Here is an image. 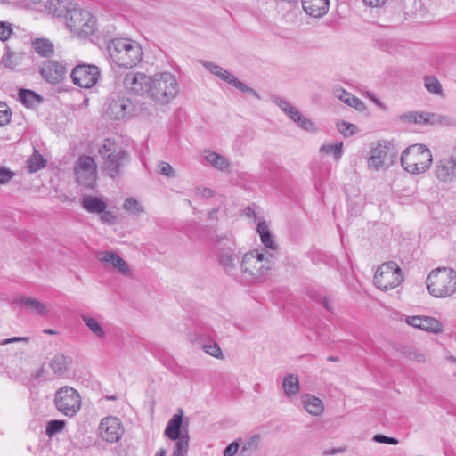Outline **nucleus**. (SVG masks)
Wrapping results in <instances>:
<instances>
[{"instance_id":"nucleus-13","label":"nucleus","mask_w":456,"mask_h":456,"mask_svg":"<svg viewBox=\"0 0 456 456\" xmlns=\"http://www.w3.org/2000/svg\"><path fill=\"white\" fill-rule=\"evenodd\" d=\"M124 434V428L119 419L109 416L102 419L99 425V436L108 443L118 442Z\"/></svg>"},{"instance_id":"nucleus-39","label":"nucleus","mask_w":456,"mask_h":456,"mask_svg":"<svg viewBox=\"0 0 456 456\" xmlns=\"http://www.w3.org/2000/svg\"><path fill=\"white\" fill-rule=\"evenodd\" d=\"M421 330L429 331L435 334L441 333L443 331L442 323L434 317L422 316Z\"/></svg>"},{"instance_id":"nucleus-41","label":"nucleus","mask_w":456,"mask_h":456,"mask_svg":"<svg viewBox=\"0 0 456 456\" xmlns=\"http://www.w3.org/2000/svg\"><path fill=\"white\" fill-rule=\"evenodd\" d=\"M426 89L434 94L440 95L443 93V88L438 79L433 76H428L424 78Z\"/></svg>"},{"instance_id":"nucleus-17","label":"nucleus","mask_w":456,"mask_h":456,"mask_svg":"<svg viewBox=\"0 0 456 456\" xmlns=\"http://www.w3.org/2000/svg\"><path fill=\"white\" fill-rule=\"evenodd\" d=\"M40 74L49 84L56 85L64 79L67 69L61 62L49 60L43 62Z\"/></svg>"},{"instance_id":"nucleus-46","label":"nucleus","mask_w":456,"mask_h":456,"mask_svg":"<svg viewBox=\"0 0 456 456\" xmlns=\"http://www.w3.org/2000/svg\"><path fill=\"white\" fill-rule=\"evenodd\" d=\"M295 123L307 132H315L317 130L312 120L305 117L302 113L299 115V118L295 120Z\"/></svg>"},{"instance_id":"nucleus-55","label":"nucleus","mask_w":456,"mask_h":456,"mask_svg":"<svg viewBox=\"0 0 456 456\" xmlns=\"http://www.w3.org/2000/svg\"><path fill=\"white\" fill-rule=\"evenodd\" d=\"M408 360L417 362L419 363H423L426 362V357L422 353H420L417 349L413 348L412 354H411V356Z\"/></svg>"},{"instance_id":"nucleus-31","label":"nucleus","mask_w":456,"mask_h":456,"mask_svg":"<svg viewBox=\"0 0 456 456\" xmlns=\"http://www.w3.org/2000/svg\"><path fill=\"white\" fill-rule=\"evenodd\" d=\"M15 303L25 305L37 314L45 315L48 313V309L44 304L32 297H20L15 300Z\"/></svg>"},{"instance_id":"nucleus-38","label":"nucleus","mask_w":456,"mask_h":456,"mask_svg":"<svg viewBox=\"0 0 456 456\" xmlns=\"http://www.w3.org/2000/svg\"><path fill=\"white\" fill-rule=\"evenodd\" d=\"M173 456H186L189 449L190 436L188 431L185 430L182 437L175 440Z\"/></svg>"},{"instance_id":"nucleus-51","label":"nucleus","mask_w":456,"mask_h":456,"mask_svg":"<svg viewBox=\"0 0 456 456\" xmlns=\"http://www.w3.org/2000/svg\"><path fill=\"white\" fill-rule=\"evenodd\" d=\"M333 94L336 98L339 99L341 102H343L345 103L346 101H348V99L352 95V94L346 92L342 87L335 88Z\"/></svg>"},{"instance_id":"nucleus-18","label":"nucleus","mask_w":456,"mask_h":456,"mask_svg":"<svg viewBox=\"0 0 456 456\" xmlns=\"http://www.w3.org/2000/svg\"><path fill=\"white\" fill-rule=\"evenodd\" d=\"M97 259L104 265L105 268H113L118 273L130 276L131 270L127 263L114 251H102L97 254Z\"/></svg>"},{"instance_id":"nucleus-47","label":"nucleus","mask_w":456,"mask_h":456,"mask_svg":"<svg viewBox=\"0 0 456 456\" xmlns=\"http://www.w3.org/2000/svg\"><path fill=\"white\" fill-rule=\"evenodd\" d=\"M12 33V25L7 22L0 21V40H7Z\"/></svg>"},{"instance_id":"nucleus-16","label":"nucleus","mask_w":456,"mask_h":456,"mask_svg":"<svg viewBox=\"0 0 456 456\" xmlns=\"http://www.w3.org/2000/svg\"><path fill=\"white\" fill-rule=\"evenodd\" d=\"M399 120L403 123L433 126L445 123L447 118L432 112L408 111L401 114L399 116Z\"/></svg>"},{"instance_id":"nucleus-44","label":"nucleus","mask_w":456,"mask_h":456,"mask_svg":"<svg viewBox=\"0 0 456 456\" xmlns=\"http://www.w3.org/2000/svg\"><path fill=\"white\" fill-rule=\"evenodd\" d=\"M123 208L132 213V214H140L143 212L142 207L140 203L134 198H128L125 200Z\"/></svg>"},{"instance_id":"nucleus-45","label":"nucleus","mask_w":456,"mask_h":456,"mask_svg":"<svg viewBox=\"0 0 456 456\" xmlns=\"http://www.w3.org/2000/svg\"><path fill=\"white\" fill-rule=\"evenodd\" d=\"M12 118L11 108L4 102H0V126L7 125Z\"/></svg>"},{"instance_id":"nucleus-40","label":"nucleus","mask_w":456,"mask_h":456,"mask_svg":"<svg viewBox=\"0 0 456 456\" xmlns=\"http://www.w3.org/2000/svg\"><path fill=\"white\" fill-rule=\"evenodd\" d=\"M274 102L280 107V109L288 115L294 122L297 118H299V115L301 114L297 108L289 104L287 101L276 98Z\"/></svg>"},{"instance_id":"nucleus-3","label":"nucleus","mask_w":456,"mask_h":456,"mask_svg":"<svg viewBox=\"0 0 456 456\" xmlns=\"http://www.w3.org/2000/svg\"><path fill=\"white\" fill-rule=\"evenodd\" d=\"M98 152L103 160L102 172L111 178L119 176L122 167L129 160L128 152L109 138L102 142Z\"/></svg>"},{"instance_id":"nucleus-4","label":"nucleus","mask_w":456,"mask_h":456,"mask_svg":"<svg viewBox=\"0 0 456 456\" xmlns=\"http://www.w3.org/2000/svg\"><path fill=\"white\" fill-rule=\"evenodd\" d=\"M426 282L433 297H449L456 292V272L448 267H438L428 274Z\"/></svg>"},{"instance_id":"nucleus-2","label":"nucleus","mask_w":456,"mask_h":456,"mask_svg":"<svg viewBox=\"0 0 456 456\" xmlns=\"http://www.w3.org/2000/svg\"><path fill=\"white\" fill-rule=\"evenodd\" d=\"M272 258L273 254L265 251L252 250L246 253L240 264L242 277L250 281H264L273 265Z\"/></svg>"},{"instance_id":"nucleus-22","label":"nucleus","mask_w":456,"mask_h":456,"mask_svg":"<svg viewBox=\"0 0 456 456\" xmlns=\"http://www.w3.org/2000/svg\"><path fill=\"white\" fill-rule=\"evenodd\" d=\"M183 411L182 409L177 411V413L173 415V417L169 419L164 434L170 440H176L182 437V426H183Z\"/></svg>"},{"instance_id":"nucleus-35","label":"nucleus","mask_w":456,"mask_h":456,"mask_svg":"<svg viewBox=\"0 0 456 456\" xmlns=\"http://www.w3.org/2000/svg\"><path fill=\"white\" fill-rule=\"evenodd\" d=\"M82 320L86 323V325L88 327L90 331L98 338H104L106 334L103 330L101 323L98 322L97 319L91 315L83 314L81 315Z\"/></svg>"},{"instance_id":"nucleus-61","label":"nucleus","mask_w":456,"mask_h":456,"mask_svg":"<svg viewBox=\"0 0 456 456\" xmlns=\"http://www.w3.org/2000/svg\"><path fill=\"white\" fill-rule=\"evenodd\" d=\"M364 4L369 7H380L386 4L387 0H362Z\"/></svg>"},{"instance_id":"nucleus-6","label":"nucleus","mask_w":456,"mask_h":456,"mask_svg":"<svg viewBox=\"0 0 456 456\" xmlns=\"http://www.w3.org/2000/svg\"><path fill=\"white\" fill-rule=\"evenodd\" d=\"M177 94L178 84L173 74L162 72L151 77L149 97L153 101L162 104L168 103Z\"/></svg>"},{"instance_id":"nucleus-64","label":"nucleus","mask_w":456,"mask_h":456,"mask_svg":"<svg viewBox=\"0 0 456 456\" xmlns=\"http://www.w3.org/2000/svg\"><path fill=\"white\" fill-rule=\"evenodd\" d=\"M218 211H219V209L217 208H212L211 210H209L208 215V219L216 221L218 219V217H217Z\"/></svg>"},{"instance_id":"nucleus-11","label":"nucleus","mask_w":456,"mask_h":456,"mask_svg":"<svg viewBox=\"0 0 456 456\" xmlns=\"http://www.w3.org/2000/svg\"><path fill=\"white\" fill-rule=\"evenodd\" d=\"M70 77L75 86L88 89L98 83L101 70L96 65L81 63L73 68Z\"/></svg>"},{"instance_id":"nucleus-14","label":"nucleus","mask_w":456,"mask_h":456,"mask_svg":"<svg viewBox=\"0 0 456 456\" xmlns=\"http://www.w3.org/2000/svg\"><path fill=\"white\" fill-rule=\"evenodd\" d=\"M218 260L226 273H232L235 270L238 256L235 253L236 247L232 240L229 239L220 240L217 242Z\"/></svg>"},{"instance_id":"nucleus-32","label":"nucleus","mask_w":456,"mask_h":456,"mask_svg":"<svg viewBox=\"0 0 456 456\" xmlns=\"http://www.w3.org/2000/svg\"><path fill=\"white\" fill-rule=\"evenodd\" d=\"M319 151L322 155L332 156L335 160H339L343 155V142H336L334 143L322 144Z\"/></svg>"},{"instance_id":"nucleus-7","label":"nucleus","mask_w":456,"mask_h":456,"mask_svg":"<svg viewBox=\"0 0 456 456\" xmlns=\"http://www.w3.org/2000/svg\"><path fill=\"white\" fill-rule=\"evenodd\" d=\"M68 28L77 37H87L94 32L96 20L89 11L72 8L65 14Z\"/></svg>"},{"instance_id":"nucleus-52","label":"nucleus","mask_w":456,"mask_h":456,"mask_svg":"<svg viewBox=\"0 0 456 456\" xmlns=\"http://www.w3.org/2000/svg\"><path fill=\"white\" fill-rule=\"evenodd\" d=\"M240 447V444L238 441H234L231 443L223 452L224 456H234L236 452H238Z\"/></svg>"},{"instance_id":"nucleus-53","label":"nucleus","mask_w":456,"mask_h":456,"mask_svg":"<svg viewBox=\"0 0 456 456\" xmlns=\"http://www.w3.org/2000/svg\"><path fill=\"white\" fill-rule=\"evenodd\" d=\"M259 440V437L257 436H252L249 440L244 443L241 452H245L248 450L255 449L256 447L257 442Z\"/></svg>"},{"instance_id":"nucleus-23","label":"nucleus","mask_w":456,"mask_h":456,"mask_svg":"<svg viewBox=\"0 0 456 456\" xmlns=\"http://www.w3.org/2000/svg\"><path fill=\"white\" fill-rule=\"evenodd\" d=\"M387 159V147L386 145L378 144L370 151V157L368 159L369 167L379 170L381 168Z\"/></svg>"},{"instance_id":"nucleus-15","label":"nucleus","mask_w":456,"mask_h":456,"mask_svg":"<svg viewBox=\"0 0 456 456\" xmlns=\"http://www.w3.org/2000/svg\"><path fill=\"white\" fill-rule=\"evenodd\" d=\"M203 66L210 71L212 74H215L222 80L227 82L228 84L233 86L237 89H239L241 92L248 93L257 99H260L259 94L251 87L246 86L241 81H240L235 76L232 75L230 72H228L226 69H223L222 67L210 62V61H204Z\"/></svg>"},{"instance_id":"nucleus-37","label":"nucleus","mask_w":456,"mask_h":456,"mask_svg":"<svg viewBox=\"0 0 456 456\" xmlns=\"http://www.w3.org/2000/svg\"><path fill=\"white\" fill-rule=\"evenodd\" d=\"M49 12L55 17H64L68 11H70L68 7L67 0H52L48 4Z\"/></svg>"},{"instance_id":"nucleus-8","label":"nucleus","mask_w":456,"mask_h":456,"mask_svg":"<svg viewBox=\"0 0 456 456\" xmlns=\"http://www.w3.org/2000/svg\"><path fill=\"white\" fill-rule=\"evenodd\" d=\"M403 281L402 269L394 261L383 263L376 271L373 278L376 287L384 291L398 287Z\"/></svg>"},{"instance_id":"nucleus-33","label":"nucleus","mask_w":456,"mask_h":456,"mask_svg":"<svg viewBox=\"0 0 456 456\" xmlns=\"http://www.w3.org/2000/svg\"><path fill=\"white\" fill-rule=\"evenodd\" d=\"M282 387L284 394L288 397L297 395L299 391V381L297 376L291 373L287 374L283 379Z\"/></svg>"},{"instance_id":"nucleus-30","label":"nucleus","mask_w":456,"mask_h":456,"mask_svg":"<svg viewBox=\"0 0 456 456\" xmlns=\"http://www.w3.org/2000/svg\"><path fill=\"white\" fill-rule=\"evenodd\" d=\"M19 99L28 108H35L43 102V98L40 95L29 89H20Z\"/></svg>"},{"instance_id":"nucleus-10","label":"nucleus","mask_w":456,"mask_h":456,"mask_svg":"<svg viewBox=\"0 0 456 456\" xmlns=\"http://www.w3.org/2000/svg\"><path fill=\"white\" fill-rule=\"evenodd\" d=\"M77 183L85 188L93 189L97 179V164L93 157L81 155L74 167Z\"/></svg>"},{"instance_id":"nucleus-57","label":"nucleus","mask_w":456,"mask_h":456,"mask_svg":"<svg viewBox=\"0 0 456 456\" xmlns=\"http://www.w3.org/2000/svg\"><path fill=\"white\" fill-rule=\"evenodd\" d=\"M102 215L101 216V220L103 223H108L110 224L116 223L117 217L113 213L104 210V212H102Z\"/></svg>"},{"instance_id":"nucleus-42","label":"nucleus","mask_w":456,"mask_h":456,"mask_svg":"<svg viewBox=\"0 0 456 456\" xmlns=\"http://www.w3.org/2000/svg\"><path fill=\"white\" fill-rule=\"evenodd\" d=\"M65 424L66 423L64 420H59V419L50 420L46 426V429H45L46 435L51 437V436H54L55 434L61 432L64 428Z\"/></svg>"},{"instance_id":"nucleus-43","label":"nucleus","mask_w":456,"mask_h":456,"mask_svg":"<svg viewBox=\"0 0 456 456\" xmlns=\"http://www.w3.org/2000/svg\"><path fill=\"white\" fill-rule=\"evenodd\" d=\"M337 126L339 133L345 137H350L357 133L356 126L346 121H341Z\"/></svg>"},{"instance_id":"nucleus-56","label":"nucleus","mask_w":456,"mask_h":456,"mask_svg":"<svg viewBox=\"0 0 456 456\" xmlns=\"http://www.w3.org/2000/svg\"><path fill=\"white\" fill-rule=\"evenodd\" d=\"M346 103L351 107L355 108L356 110H361L363 107V102L353 94L350 96L348 101L346 102Z\"/></svg>"},{"instance_id":"nucleus-9","label":"nucleus","mask_w":456,"mask_h":456,"mask_svg":"<svg viewBox=\"0 0 456 456\" xmlns=\"http://www.w3.org/2000/svg\"><path fill=\"white\" fill-rule=\"evenodd\" d=\"M57 410L67 417H73L81 407V397L78 392L71 387L59 388L54 395Z\"/></svg>"},{"instance_id":"nucleus-29","label":"nucleus","mask_w":456,"mask_h":456,"mask_svg":"<svg viewBox=\"0 0 456 456\" xmlns=\"http://www.w3.org/2000/svg\"><path fill=\"white\" fill-rule=\"evenodd\" d=\"M49 365L53 373L57 376L63 377L69 371V360L63 354H56L50 361Z\"/></svg>"},{"instance_id":"nucleus-25","label":"nucleus","mask_w":456,"mask_h":456,"mask_svg":"<svg viewBox=\"0 0 456 456\" xmlns=\"http://www.w3.org/2000/svg\"><path fill=\"white\" fill-rule=\"evenodd\" d=\"M302 403L305 411L314 416H319L323 412L324 407L321 399L313 395H305L302 397Z\"/></svg>"},{"instance_id":"nucleus-62","label":"nucleus","mask_w":456,"mask_h":456,"mask_svg":"<svg viewBox=\"0 0 456 456\" xmlns=\"http://www.w3.org/2000/svg\"><path fill=\"white\" fill-rule=\"evenodd\" d=\"M28 338H24V337H13V338H12L4 339L3 342H1V345H6V344L13 343V342H18V341H28Z\"/></svg>"},{"instance_id":"nucleus-26","label":"nucleus","mask_w":456,"mask_h":456,"mask_svg":"<svg viewBox=\"0 0 456 456\" xmlns=\"http://www.w3.org/2000/svg\"><path fill=\"white\" fill-rule=\"evenodd\" d=\"M31 45L41 57L48 58L54 53L53 44L47 38H36L32 41Z\"/></svg>"},{"instance_id":"nucleus-5","label":"nucleus","mask_w":456,"mask_h":456,"mask_svg":"<svg viewBox=\"0 0 456 456\" xmlns=\"http://www.w3.org/2000/svg\"><path fill=\"white\" fill-rule=\"evenodd\" d=\"M433 161L430 150L424 144H413L401 155L403 168L411 175H419L429 169Z\"/></svg>"},{"instance_id":"nucleus-50","label":"nucleus","mask_w":456,"mask_h":456,"mask_svg":"<svg viewBox=\"0 0 456 456\" xmlns=\"http://www.w3.org/2000/svg\"><path fill=\"white\" fill-rule=\"evenodd\" d=\"M159 167H160V174L164 176H167V177H173L175 176V171H174V168L172 167V166L167 162H160L159 164Z\"/></svg>"},{"instance_id":"nucleus-59","label":"nucleus","mask_w":456,"mask_h":456,"mask_svg":"<svg viewBox=\"0 0 456 456\" xmlns=\"http://www.w3.org/2000/svg\"><path fill=\"white\" fill-rule=\"evenodd\" d=\"M14 54L7 53L2 58V64L9 69H13L15 67V63L12 60Z\"/></svg>"},{"instance_id":"nucleus-21","label":"nucleus","mask_w":456,"mask_h":456,"mask_svg":"<svg viewBox=\"0 0 456 456\" xmlns=\"http://www.w3.org/2000/svg\"><path fill=\"white\" fill-rule=\"evenodd\" d=\"M301 2L305 12L314 18H321L329 11V0H301Z\"/></svg>"},{"instance_id":"nucleus-54","label":"nucleus","mask_w":456,"mask_h":456,"mask_svg":"<svg viewBox=\"0 0 456 456\" xmlns=\"http://www.w3.org/2000/svg\"><path fill=\"white\" fill-rule=\"evenodd\" d=\"M406 322L414 328H418V329L421 330V322H423L422 316H420V315L409 316L406 319Z\"/></svg>"},{"instance_id":"nucleus-19","label":"nucleus","mask_w":456,"mask_h":456,"mask_svg":"<svg viewBox=\"0 0 456 456\" xmlns=\"http://www.w3.org/2000/svg\"><path fill=\"white\" fill-rule=\"evenodd\" d=\"M436 177L443 183H451L456 177V165L452 158L439 160L435 167Z\"/></svg>"},{"instance_id":"nucleus-27","label":"nucleus","mask_w":456,"mask_h":456,"mask_svg":"<svg viewBox=\"0 0 456 456\" xmlns=\"http://www.w3.org/2000/svg\"><path fill=\"white\" fill-rule=\"evenodd\" d=\"M205 159L220 171H230L231 164L227 158L211 151H205Z\"/></svg>"},{"instance_id":"nucleus-58","label":"nucleus","mask_w":456,"mask_h":456,"mask_svg":"<svg viewBox=\"0 0 456 456\" xmlns=\"http://www.w3.org/2000/svg\"><path fill=\"white\" fill-rule=\"evenodd\" d=\"M196 193L203 198H210L215 194L214 191L208 187H198L196 189Z\"/></svg>"},{"instance_id":"nucleus-12","label":"nucleus","mask_w":456,"mask_h":456,"mask_svg":"<svg viewBox=\"0 0 456 456\" xmlns=\"http://www.w3.org/2000/svg\"><path fill=\"white\" fill-rule=\"evenodd\" d=\"M151 77L142 72L129 71L123 78V86L127 93L149 97Z\"/></svg>"},{"instance_id":"nucleus-63","label":"nucleus","mask_w":456,"mask_h":456,"mask_svg":"<svg viewBox=\"0 0 456 456\" xmlns=\"http://www.w3.org/2000/svg\"><path fill=\"white\" fill-rule=\"evenodd\" d=\"M321 303L328 311H330V312L333 311V306H332V305H331V303H330L329 298L322 297L321 299Z\"/></svg>"},{"instance_id":"nucleus-1","label":"nucleus","mask_w":456,"mask_h":456,"mask_svg":"<svg viewBox=\"0 0 456 456\" xmlns=\"http://www.w3.org/2000/svg\"><path fill=\"white\" fill-rule=\"evenodd\" d=\"M107 48L111 60L119 67L134 68L142 57L140 44L129 38H114L109 42Z\"/></svg>"},{"instance_id":"nucleus-48","label":"nucleus","mask_w":456,"mask_h":456,"mask_svg":"<svg viewBox=\"0 0 456 456\" xmlns=\"http://www.w3.org/2000/svg\"><path fill=\"white\" fill-rule=\"evenodd\" d=\"M373 441L379 444H392L396 445L398 444L399 441L398 439L395 437L387 436L385 435L378 434L373 436Z\"/></svg>"},{"instance_id":"nucleus-36","label":"nucleus","mask_w":456,"mask_h":456,"mask_svg":"<svg viewBox=\"0 0 456 456\" xmlns=\"http://www.w3.org/2000/svg\"><path fill=\"white\" fill-rule=\"evenodd\" d=\"M45 164L46 160L38 152V151L34 148L33 154L27 160L26 167L29 173H35L39 169L43 168L45 166Z\"/></svg>"},{"instance_id":"nucleus-28","label":"nucleus","mask_w":456,"mask_h":456,"mask_svg":"<svg viewBox=\"0 0 456 456\" xmlns=\"http://www.w3.org/2000/svg\"><path fill=\"white\" fill-rule=\"evenodd\" d=\"M82 207L89 213L101 214L107 208L106 203L94 196H86L82 200Z\"/></svg>"},{"instance_id":"nucleus-49","label":"nucleus","mask_w":456,"mask_h":456,"mask_svg":"<svg viewBox=\"0 0 456 456\" xmlns=\"http://www.w3.org/2000/svg\"><path fill=\"white\" fill-rule=\"evenodd\" d=\"M14 173L5 167H0V185L6 184L13 177Z\"/></svg>"},{"instance_id":"nucleus-24","label":"nucleus","mask_w":456,"mask_h":456,"mask_svg":"<svg viewBox=\"0 0 456 456\" xmlns=\"http://www.w3.org/2000/svg\"><path fill=\"white\" fill-rule=\"evenodd\" d=\"M190 340L194 345H197L200 348H201L205 353L209 355L216 357L217 359H223L224 354L223 352L216 342H210L208 344L202 343V338L200 335L195 334L190 336Z\"/></svg>"},{"instance_id":"nucleus-20","label":"nucleus","mask_w":456,"mask_h":456,"mask_svg":"<svg viewBox=\"0 0 456 456\" xmlns=\"http://www.w3.org/2000/svg\"><path fill=\"white\" fill-rule=\"evenodd\" d=\"M132 110V104L128 99L118 98L110 102L108 114L110 118L120 120L125 118Z\"/></svg>"},{"instance_id":"nucleus-60","label":"nucleus","mask_w":456,"mask_h":456,"mask_svg":"<svg viewBox=\"0 0 456 456\" xmlns=\"http://www.w3.org/2000/svg\"><path fill=\"white\" fill-rule=\"evenodd\" d=\"M413 347L411 346H400L397 348V351L404 356L406 359H409L411 354H412Z\"/></svg>"},{"instance_id":"nucleus-34","label":"nucleus","mask_w":456,"mask_h":456,"mask_svg":"<svg viewBox=\"0 0 456 456\" xmlns=\"http://www.w3.org/2000/svg\"><path fill=\"white\" fill-rule=\"evenodd\" d=\"M256 230L264 246L267 248L275 249L276 244L273 240L268 224L265 222H259Z\"/></svg>"}]
</instances>
